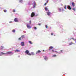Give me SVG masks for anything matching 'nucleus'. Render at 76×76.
<instances>
[{
  "instance_id": "nucleus-5",
  "label": "nucleus",
  "mask_w": 76,
  "mask_h": 76,
  "mask_svg": "<svg viewBox=\"0 0 76 76\" xmlns=\"http://www.w3.org/2000/svg\"><path fill=\"white\" fill-rule=\"evenodd\" d=\"M27 27L28 28V29H30V28H31V26H29V25L27 24Z\"/></svg>"
},
{
  "instance_id": "nucleus-22",
  "label": "nucleus",
  "mask_w": 76,
  "mask_h": 76,
  "mask_svg": "<svg viewBox=\"0 0 76 76\" xmlns=\"http://www.w3.org/2000/svg\"><path fill=\"white\" fill-rule=\"evenodd\" d=\"M21 37L22 38H25V36L23 35L21 36Z\"/></svg>"
},
{
  "instance_id": "nucleus-29",
  "label": "nucleus",
  "mask_w": 76,
  "mask_h": 76,
  "mask_svg": "<svg viewBox=\"0 0 76 76\" xmlns=\"http://www.w3.org/2000/svg\"><path fill=\"white\" fill-rule=\"evenodd\" d=\"M66 7H67V6H66V5L65 6L64 8L65 9H66Z\"/></svg>"
},
{
  "instance_id": "nucleus-17",
  "label": "nucleus",
  "mask_w": 76,
  "mask_h": 76,
  "mask_svg": "<svg viewBox=\"0 0 76 76\" xmlns=\"http://www.w3.org/2000/svg\"><path fill=\"white\" fill-rule=\"evenodd\" d=\"M28 42L30 44H32V42L31 41H29Z\"/></svg>"
},
{
  "instance_id": "nucleus-6",
  "label": "nucleus",
  "mask_w": 76,
  "mask_h": 76,
  "mask_svg": "<svg viewBox=\"0 0 76 76\" xmlns=\"http://www.w3.org/2000/svg\"><path fill=\"white\" fill-rule=\"evenodd\" d=\"M41 51L39 50L37 51L36 53V54H38V53H41Z\"/></svg>"
},
{
  "instance_id": "nucleus-37",
  "label": "nucleus",
  "mask_w": 76,
  "mask_h": 76,
  "mask_svg": "<svg viewBox=\"0 0 76 76\" xmlns=\"http://www.w3.org/2000/svg\"><path fill=\"white\" fill-rule=\"evenodd\" d=\"M2 56V55H1V53H0V56Z\"/></svg>"
},
{
  "instance_id": "nucleus-41",
  "label": "nucleus",
  "mask_w": 76,
  "mask_h": 76,
  "mask_svg": "<svg viewBox=\"0 0 76 76\" xmlns=\"http://www.w3.org/2000/svg\"><path fill=\"white\" fill-rule=\"evenodd\" d=\"M71 39H72L71 38V39H69V40H71Z\"/></svg>"
},
{
  "instance_id": "nucleus-35",
  "label": "nucleus",
  "mask_w": 76,
  "mask_h": 76,
  "mask_svg": "<svg viewBox=\"0 0 76 76\" xmlns=\"http://www.w3.org/2000/svg\"><path fill=\"white\" fill-rule=\"evenodd\" d=\"M18 39L19 40H20V39H21V38H20Z\"/></svg>"
},
{
  "instance_id": "nucleus-20",
  "label": "nucleus",
  "mask_w": 76,
  "mask_h": 76,
  "mask_svg": "<svg viewBox=\"0 0 76 76\" xmlns=\"http://www.w3.org/2000/svg\"><path fill=\"white\" fill-rule=\"evenodd\" d=\"M71 39H73V40H74V41H76V39H75V38H71Z\"/></svg>"
},
{
  "instance_id": "nucleus-8",
  "label": "nucleus",
  "mask_w": 76,
  "mask_h": 76,
  "mask_svg": "<svg viewBox=\"0 0 76 76\" xmlns=\"http://www.w3.org/2000/svg\"><path fill=\"white\" fill-rule=\"evenodd\" d=\"M67 8L69 10H71L72 9V8H71V7L70 6H68Z\"/></svg>"
},
{
  "instance_id": "nucleus-39",
  "label": "nucleus",
  "mask_w": 76,
  "mask_h": 76,
  "mask_svg": "<svg viewBox=\"0 0 76 76\" xmlns=\"http://www.w3.org/2000/svg\"><path fill=\"white\" fill-rule=\"evenodd\" d=\"M51 35H53V33L51 34Z\"/></svg>"
},
{
  "instance_id": "nucleus-42",
  "label": "nucleus",
  "mask_w": 76,
  "mask_h": 76,
  "mask_svg": "<svg viewBox=\"0 0 76 76\" xmlns=\"http://www.w3.org/2000/svg\"><path fill=\"white\" fill-rule=\"evenodd\" d=\"M49 51H50V50H51V49H49Z\"/></svg>"
},
{
  "instance_id": "nucleus-33",
  "label": "nucleus",
  "mask_w": 76,
  "mask_h": 76,
  "mask_svg": "<svg viewBox=\"0 0 76 76\" xmlns=\"http://www.w3.org/2000/svg\"><path fill=\"white\" fill-rule=\"evenodd\" d=\"M29 22H30V24H31V21L30 20Z\"/></svg>"
},
{
  "instance_id": "nucleus-32",
  "label": "nucleus",
  "mask_w": 76,
  "mask_h": 76,
  "mask_svg": "<svg viewBox=\"0 0 76 76\" xmlns=\"http://www.w3.org/2000/svg\"><path fill=\"white\" fill-rule=\"evenodd\" d=\"M15 10H14L13 11V12H15Z\"/></svg>"
},
{
  "instance_id": "nucleus-1",
  "label": "nucleus",
  "mask_w": 76,
  "mask_h": 76,
  "mask_svg": "<svg viewBox=\"0 0 76 76\" xmlns=\"http://www.w3.org/2000/svg\"><path fill=\"white\" fill-rule=\"evenodd\" d=\"M25 53L26 54H28V56H32L33 55H34L35 54H34V52H31V53H29V52L28 50H26L25 52Z\"/></svg>"
},
{
  "instance_id": "nucleus-44",
  "label": "nucleus",
  "mask_w": 76,
  "mask_h": 76,
  "mask_svg": "<svg viewBox=\"0 0 76 76\" xmlns=\"http://www.w3.org/2000/svg\"><path fill=\"white\" fill-rule=\"evenodd\" d=\"M1 47H3L1 46Z\"/></svg>"
},
{
  "instance_id": "nucleus-21",
  "label": "nucleus",
  "mask_w": 76,
  "mask_h": 76,
  "mask_svg": "<svg viewBox=\"0 0 76 76\" xmlns=\"http://www.w3.org/2000/svg\"><path fill=\"white\" fill-rule=\"evenodd\" d=\"M12 32H14V33H15V30L14 29L12 30Z\"/></svg>"
},
{
  "instance_id": "nucleus-30",
  "label": "nucleus",
  "mask_w": 76,
  "mask_h": 76,
  "mask_svg": "<svg viewBox=\"0 0 76 76\" xmlns=\"http://www.w3.org/2000/svg\"><path fill=\"white\" fill-rule=\"evenodd\" d=\"M45 27L46 28H48V26H47V25H45Z\"/></svg>"
},
{
  "instance_id": "nucleus-40",
  "label": "nucleus",
  "mask_w": 76,
  "mask_h": 76,
  "mask_svg": "<svg viewBox=\"0 0 76 76\" xmlns=\"http://www.w3.org/2000/svg\"><path fill=\"white\" fill-rule=\"evenodd\" d=\"M61 52H63V50H61Z\"/></svg>"
},
{
  "instance_id": "nucleus-31",
  "label": "nucleus",
  "mask_w": 76,
  "mask_h": 76,
  "mask_svg": "<svg viewBox=\"0 0 76 76\" xmlns=\"http://www.w3.org/2000/svg\"><path fill=\"white\" fill-rule=\"evenodd\" d=\"M47 4V3H45V4L44 5H45V6H46Z\"/></svg>"
},
{
  "instance_id": "nucleus-38",
  "label": "nucleus",
  "mask_w": 76,
  "mask_h": 76,
  "mask_svg": "<svg viewBox=\"0 0 76 76\" xmlns=\"http://www.w3.org/2000/svg\"><path fill=\"white\" fill-rule=\"evenodd\" d=\"M12 21H10V22H9V23H12Z\"/></svg>"
},
{
  "instance_id": "nucleus-15",
  "label": "nucleus",
  "mask_w": 76,
  "mask_h": 76,
  "mask_svg": "<svg viewBox=\"0 0 76 76\" xmlns=\"http://www.w3.org/2000/svg\"><path fill=\"white\" fill-rule=\"evenodd\" d=\"M72 44H75L73 43V42H71L70 43H69V45H71Z\"/></svg>"
},
{
  "instance_id": "nucleus-34",
  "label": "nucleus",
  "mask_w": 76,
  "mask_h": 76,
  "mask_svg": "<svg viewBox=\"0 0 76 76\" xmlns=\"http://www.w3.org/2000/svg\"><path fill=\"white\" fill-rule=\"evenodd\" d=\"M38 25L39 26H40V25H41V23H39Z\"/></svg>"
},
{
  "instance_id": "nucleus-7",
  "label": "nucleus",
  "mask_w": 76,
  "mask_h": 76,
  "mask_svg": "<svg viewBox=\"0 0 76 76\" xmlns=\"http://www.w3.org/2000/svg\"><path fill=\"white\" fill-rule=\"evenodd\" d=\"M47 13L48 16H50V15H51V12L49 11L48 12H47Z\"/></svg>"
},
{
  "instance_id": "nucleus-28",
  "label": "nucleus",
  "mask_w": 76,
  "mask_h": 76,
  "mask_svg": "<svg viewBox=\"0 0 76 76\" xmlns=\"http://www.w3.org/2000/svg\"><path fill=\"white\" fill-rule=\"evenodd\" d=\"M34 29H35V30L37 29V27H34Z\"/></svg>"
},
{
  "instance_id": "nucleus-9",
  "label": "nucleus",
  "mask_w": 76,
  "mask_h": 76,
  "mask_svg": "<svg viewBox=\"0 0 76 76\" xmlns=\"http://www.w3.org/2000/svg\"><path fill=\"white\" fill-rule=\"evenodd\" d=\"M44 59L45 60H48V58L47 56H44Z\"/></svg>"
},
{
  "instance_id": "nucleus-23",
  "label": "nucleus",
  "mask_w": 76,
  "mask_h": 76,
  "mask_svg": "<svg viewBox=\"0 0 76 76\" xmlns=\"http://www.w3.org/2000/svg\"><path fill=\"white\" fill-rule=\"evenodd\" d=\"M52 52H53V53H54V52H56V53H58V52H57V51H54V50H52Z\"/></svg>"
},
{
  "instance_id": "nucleus-16",
  "label": "nucleus",
  "mask_w": 76,
  "mask_h": 76,
  "mask_svg": "<svg viewBox=\"0 0 76 76\" xmlns=\"http://www.w3.org/2000/svg\"><path fill=\"white\" fill-rule=\"evenodd\" d=\"M15 52H20V50H18V49H16L15 50Z\"/></svg>"
},
{
  "instance_id": "nucleus-25",
  "label": "nucleus",
  "mask_w": 76,
  "mask_h": 76,
  "mask_svg": "<svg viewBox=\"0 0 76 76\" xmlns=\"http://www.w3.org/2000/svg\"><path fill=\"white\" fill-rule=\"evenodd\" d=\"M22 1H22V0H20L19 1V2L20 3H22Z\"/></svg>"
},
{
  "instance_id": "nucleus-13",
  "label": "nucleus",
  "mask_w": 76,
  "mask_h": 76,
  "mask_svg": "<svg viewBox=\"0 0 76 76\" xmlns=\"http://www.w3.org/2000/svg\"><path fill=\"white\" fill-rule=\"evenodd\" d=\"M32 2H33V4H35V5H37V4H36V2H35V1H33Z\"/></svg>"
},
{
  "instance_id": "nucleus-46",
  "label": "nucleus",
  "mask_w": 76,
  "mask_h": 76,
  "mask_svg": "<svg viewBox=\"0 0 76 76\" xmlns=\"http://www.w3.org/2000/svg\"><path fill=\"white\" fill-rule=\"evenodd\" d=\"M61 10V9H60V10Z\"/></svg>"
},
{
  "instance_id": "nucleus-36",
  "label": "nucleus",
  "mask_w": 76,
  "mask_h": 76,
  "mask_svg": "<svg viewBox=\"0 0 76 76\" xmlns=\"http://www.w3.org/2000/svg\"><path fill=\"white\" fill-rule=\"evenodd\" d=\"M48 2V1H46V3H47H47Z\"/></svg>"
},
{
  "instance_id": "nucleus-4",
  "label": "nucleus",
  "mask_w": 76,
  "mask_h": 76,
  "mask_svg": "<svg viewBox=\"0 0 76 76\" xmlns=\"http://www.w3.org/2000/svg\"><path fill=\"white\" fill-rule=\"evenodd\" d=\"M14 21L15 22H19V21L18 20V18H16L14 19Z\"/></svg>"
},
{
  "instance_id": "nucleus-19",
  "label": "nucleus",
  "mask_w": 76,
  "mask_h": 76,
  "mask_svg": "<svg viewBox=\"0 0 76 76\" xmlns=\"http://www.w3.org/2000/svg\"><path fill=\"white\" fill-rule=\"evenodd\" d=\"M53 47L52 46H50L49 47V49H53Z\"/></svg>"
},
{
  "instance_id": "nucleus-14",
  "label": "nucleus",
  "mask_w": 76,
  "mask_h": 76,
  "mask_svg": "<svg viewBox=\"0 0 76 76\" xmlns=\"http://www.w3.org/2000/svg\"><path fill=\"white\" fill-rule=\"evenodd\" d=\"M45 10H46V11H47V10H48V8H47V7H45Z\"/></svg>"
},
{
  "instance_id": "nucleus-12",
  "label": "nucleus",
  "mask_w": 76,
  "mask_h": 76,
  "mask_svg": "<svg viewBox=\"0 0 76 76\" xmlns=\"http://www.w3.org/2000/svg\"><path fill=\"white\" fill-rule=\"evenodd\" d=\"M1 55H2V56H3V55H4V54H6V53H3L2 52H1Z\"/></svg>"
},
{
  "instance_id": "nucleus-27",
  "label": "nucleus",
  "mask_w": 76,
  "mask_h": 76,
  "mask_svg": "<svg viewBox=\"0 0 76 76\" xmlns=\"http://www.w3.org/2000/svg\"><path fill=\"white\" fill-rule=\"evenodd\" d=\"M73 10L74 11H76V9H75V8H73Z\"/></svg>"
},
{
  "instance_id": "nucleus-18",
  "label": "nucleus",
  "mask_w": 76,
  "mask_h": 76,
  "mask_svg": "<svg viewBox=\"0 0 76 76\" xmlns=\"http://www.w3.org/2000/svg\"><path fill=\"white\" fill-rule=\"evenodd\" d=\"M37 6V5L34 4L33 6V8H35V6Z\"/></svg>"
},
{
  "instance_id": "nucleus-26",
  "label": "nucleus",
  "mask_w": 76,
  "mask_h": 76,
  "mask_svg": "<svg viewBox=\"0 0 76 76\" xmlns=\"http://www.w3.org/2000/svg\"><path fill=\"white\" fill-rule=\"evenodd\" d=\"M4 12H7V10H4Z\"/></svg>"
},
{
  "instance_id": "nucleus-43",
  "label": "nucleus",
  "mask_w": 76,
  "mask_h": 76,
  "mask_svg": "<svg viewBox=\"0 0 76 76\" xmlns=\"http://www.w3.org/2000/svg\"><path fill=\"white\" fill-rule=\"evenodd\" d=\"M75 42H76V40H75Z\"/></svg>"
},
{
  "instance_id": "nucleus-24",
  "label": "nucleus",
  "mask_w": 76,
  "mask_h": 76,
  "mask_svg": "<svg viewBox=\"0 0 76 76\" xmlns=\"http://www.w3.org/2000/svg\"><path fill=\"white\" fill-rule=\"evenodd\" d=\"M56 56H57V55H53L52 56V57H56Z\"/></svg>"
},
{
  "instance_id": "nucleus-11",
  "label": "nucleus",
  "mask_w": 76,
  "mask_h": 76,
  "mask_svg": "<svg viewBox=\"0 0 76 76\" xmlns=\"http://www.w3.org/2000/svg\"><path fill=\"white\" fill-rule=\"evenodd\" d=\"M12 52H11V51H8V52H7V53H6V54H12Z\"/></svg>"
},
{
  "instance_id": "nucleus-3",
  "label": "nucleus",
  "mask_w": 76,
  "mask_h": 76,
  "mask_svg": "<svg viewBox=\"0 0 76 76\" xmlns=\"http://www.w3.org/2000/svg\"><path fill=\"white\" fill-rule=\"evenodd\" d=\"M21 46H22V47H23V46L25 45V44L24 43V42H22L21 43Z\"/></svg>"
},
{
  "instance_id": "nucleus-10",
  "label": "nucleus",
  "mask_w": 76,
  "mask_h": 76,
  "mask_svg": "<svg viewBox=\"0 0 76 76\" xmlns=\"http://www.w3.org/2000/svg\"><path fill=\"white\" fill-rule=\"evenodd\" d=\"M72 5L73 7H75V4L73 2H72Z\"/></svg>"
},
{
  "instance_id": "nucleus-45",
  "label": "nucleus",
  "mask_w": 76,
  "mask_h": 76,
  "mask_svg": "<svg viewBox=\"0 0 76 76\" xmlns=\"http://www.w3.org/2000/svg\"><path fill=\"white\" fill-rule=\"evenodd\" d=\"M59 53V54H60V53Z\"/></svg>"
},
{
  "instance_id": "nucleus-2",
  "label": "nucleus",
  "mask_w": 76,
  "mask_h": 76,
  "mask_svg": "<svg viewBox=\"0 0 76 76\" xmlns=\"http://www.w3.org/2000/svg\"><path fill=\"white\" fill-rule=\"evenodd\" d=\"M34 16H35V13H34V12H32L31 13V18H33V17H34Z\"/></svg>"
}]
</instances>
